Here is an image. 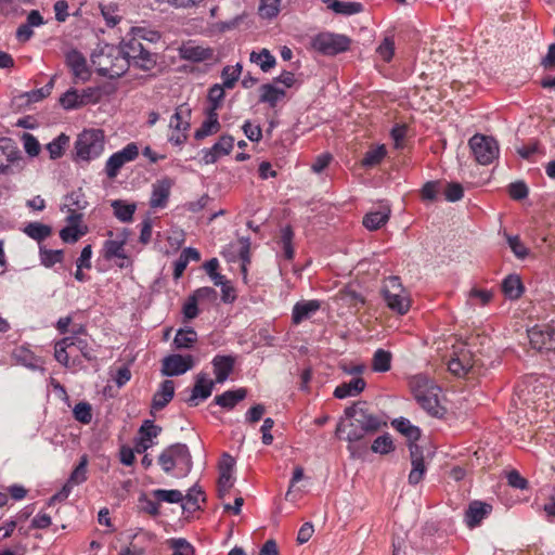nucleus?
Masks as SVG:
<instances>
[{
    "label": "nucleus",
    "mask_w": 555,
    "mask_h": 555,
    "mask_svg": "<svg viewBox=\"0 0 555 555\" xmlns=\"http://www.w3.org/2000/svg\"><path fill=\"white\" fill-rule=\"evenodd\" d=\"M345 416L349 421L348 424H339L337 433H346V439L349 442L362 440L365 435L377 431L380 426V420L371 413L365 402H358L345 410Z\"/></svg>",
    "instance_id": "f257e3e1"
},
{
    "label": "nucleus",
    "mask_w": 555,
    "mask_h": 555,
    "mask_svg": "<svg viewBox=\"0 0 555 555\" xmlns=\"http://www.w3.org/2000/svg\"><path fill=\"white\" fill-rule=\"evenodd\" d=\"M91 61L102 77L116 79L128 70V61L117 46L105 44L91 55Z\"/></svg>",
    "instance_id": "f03ea898"
},
{
    "label": "nucleus",
    "mask_w": 555,
    "mask_h": 555,
    "mask_svg": "<svg viewBox=\"0 0 555 555\" xmlns=\"http://www.w3.org/2000/svg\"><path fill=\"white\" fill-rule=\"evenodd\" d=\"M117 48L122 52V56L127 59L128 68L132 65L142 70H151L157 63V54L152 52L146 43L139 40L130 31Z\"/></svg>",
    "instance_id": "7ed1b4c3"
},
{
    "label": "nucleus",
    "mask_w": 555,
    "mask_h": 555,
    "mask_svg": "<svg viewBox=\"0 0 555 555\" xmlns=\"http://www.w3.org/2000/svg\"><path fill=\"white\" fill-rule=\"evenodd\" d=\"M429 380L425 376H415L411 382L414 398L418 404L431 416L442 417L446 409L438 400L439 387L428 385Z\"/></svg>",
    "instance_id": "20e7f679"
},
{
    "label": "nucleus",
    "mask_w": 555,
    "mask_h": 555,
    "mask_svg": "<svg viewBox=\"0 0 555 555\" xmlns=\"http://www.w3.org/2000/svg\"><path fill=\"white\" fill-rule=\"evenodd\" d=\"M104 132L101 129L83 130L75 142V160L90 162L104 151Z\"/></svg>",
    "instance_id": "39448f33"
},
{
    "label": "nucleus",
    "mask_w": 555,
    "mask_h": 555,
    "mask_svg": "<svg viewBox=\"0 0 555 555\" xmlns=\"http://www.w3.org/2000/svg\"><path fill=\"white\" fill-rule=\"evenodd\" d=\"M158 464L165 473H170L175 467H181L184 474L192 468V456L186 444L173 443L167 447L158 456Z\"/></svg>",
    "instance_id": "423d86ee"
},
{
    "label": "nucleus",
    "mask_w": 555,
    "mask_h": 555,
    "mask_svg": "<svg viewBox=\"0 0 555 555\" xmlns=\"http://www.w3.org/2000/svg\"><path fill=\"white\" fill-rule=\"evenodd\" d=\"M468 145L480 165H489L499 157V144L492 137L476 133L469 139Z\"/></svg>",
    "instance_id": "0eeeda50"
},
{
    "label": "nucleus",
    "mask_w": 555,
    "mask_h": 555,
    "mask_svg": "<svg viewBox=\"0 0 555 555\" xmlns=\"http://www.w3.org/2000/svg\"><path fill=\"white\" fill-rule=\"evenodd\" d=\"M531 347L539 352L555 350V322L537 324L528 330Z\"/></svg>",
    "instance_id": "6e6552de"
},
{
    "label": "nucleus",
    "mask_w": 555,
    "mask_h": 555,
    "mask_svg": "<svg viewBox=\"0 0 555 555\" xmlns=\"http://www.w3.org/2000/svg\"><path fill=\"white\" fill-rule=\"evenodd\" d=\"M351 40L339 34L323 33L313 39V47L325 55H336L349 49Z\"/></svg>",
    "instance_id": "1a4fd4ad"
},
{
    "label": "nucleus",
    "mask_w": 555,
    "mask_h": 555,
    "mask_svg": "<svg viewBox=\"0 0 555 555\" xmlns=\"http://www.w3.org/2000/svg\"><path fill=\"white\" fill-rule=\"evenodd\" d=\"M22 154L10 138L0 139V175H13L14 167L20 166Z\"/></svg>",
    "instance_id": "9d476101"
},
{
    "label": "nucleus",
    "mask_w": 555,
    "mask_h": 555,
    "mask_svg": "<svg viewBox=\"0 0 555 555\" xmlns=\"http://www.w3.org/2000/svg\"><path fill=\"white\" fill-rule=\"evenodd\" d=\"M139 155L135 143L127 144L121 151L114 153L106 162L105 172L108 178H115L120 168L128 162L134 160Z\"/></svg>",
    "instance_id": "9b49d317"
},
{
    "label": "nucleus",
    "mask_w": 555,
    "mask_h": 555,
    "mask_svg": "<svg viewBox=\"0 0 555 555\" xmlns=\"http://www.w3.org/2000/svg\"><path fill=\"white\" fill-rule=\"evenodd\" d=\"M194 366V358L191 354L182 356L173 353L162 361V374L164 376L182 375Z\"/></svg>",
    "instance_id": "f8f14e48"
},
{
    "label": "nucleus",
    "mask_w": 555,
    "mask_h": 555,
    "mask_svg": "<svg viewBox=\"0 0 555 555\" xmlns=\"http://www.w3.org/2000/svg\"><path fill=\"white\" fill-rule=\"evenodd\" d=\"M65 63L70 69L75 82H86L91 77V70L87 65V60L81 52L76 49L69 50L65 54Z\"/></svg>",
    "instance_id": "ddd939ff"
},
{
    "label": "nucleus",
    "mask_w": 555,
    "mask_h": 555,
    "mask_svg": "<svg viewBox=\"0 0 555 555\" xmlns=\"http://www.w3.org/2000/svg\"><path fill=\"white\" fill-rule=\"evenodd\" d=\"M214 380L209 379L207 377L206 373H198L195 377V384L192 389L191 397L186 400V403L190 406H197L198 405V399L205 400L208 397H210L214 386Z\"/></svg>",
    "instance_id": "4468645a"
},
{
    "label": "nucleus",
    "mask_w": 555,
    "mask_h": 555,
    "mask_svg": "<svg viewBox=\"0 0 555 555\" xmlns=\"http://www.w3.org/2000/svg\"><path fill=\"white\" fill-rule=\"evenodd\" d=\"M412 469L409 474V483L417 485L422 481L426 472L423 450L416 443L409 444Z\"/></svg>",
    "instance_id": "2eb2a0df"
},
{
    "label": "nucleus",
    "mask_w": 555,
    "mask_h": 555,
    "mask_svg": "<svg viewBox=\"0 0 555 555\" xmlns=\"http://www.w3.org/2000/svg\"><path fill=\"white\" fill-rule=\"evenodd\" d=\"M492 511V506L481 501H473L469 503L465 511L464 520L469 528H475L480 525Z\"/></svg>",
    "instance_id": "dca6fc26"
},
{
    "label": "nucleus",
    "mask_w": 555,
    "mask_h": 555,
    "mask_svg": "<svg viewBox=\"0 0 555 555\" xmlns=\"http://www.w3.org/2000/svg\"><path fill=\"white\" fill-rule=\"evenodd\" d=\"M321 309V301L318 299L300 300L297 301L292 311V322L295 325L300 324L302 321L311 318L317 311Z\"/></svg>",
    "instance_id": "f3484780"
},
{
    "label": "nucleus",
    "mask_w": 555,
    "mask_h": 555,
    "mask_svg": "<svg viewBox=\"0 0 555 555\" xmlns=\"http://www.w3.org/2000/svg\"><path fill=\"white\" fill-rule=\"evenodd\" d=\"M179 55L182 60L197 63L210 60L214 55V50L188 42L179 48Z\"/></svg>",
    "instance_id": "a211bd4d"
},
{
    "label": "nucleus",
    "mask_w": 555,
    "mask_h": 555,
    "mask_svg": "<svg viewBox=\"0 0 555 555\" xmlns=\"http://www.w3.org/2000/svg\"><path fill=\"white\" fill-rule=\"evenodd\" d=\"M216 383H224L234 370L235 358L232 356L217 354L211 361Z\"/></svg>",
    "instance_id": "6ab92c4d"
},
{
    "label": "nucleus",
    "mask_w": 555,
    "mask_h": 555,
    "mask_svg": "<svg viewBox=\"0 0 555 555\" xmlns=\"http://www.w3.org/2000/svg\"><path fill=\"white\" fill-rule=\"evenodd\" d=\"M171 181L169 179L158 180L153 184L150 206L152 208H164L170 195Z\"/></svg>",
    "instance_id": "aec40b11"
},
{
    "label": "nucleus",
    "mask_w": 555,
    "mask_h": 555,
    "mask_svg": "<svg viewBox=\"0 0 555 555\" xmlns=\"http://www.w3.org/2000/svg\"><path fill=\"white\" fill-rule=\"evenodd\" d=\"M175 396V383L166 379L160 384V388L154 393L151 409L153 411L163 410Z\"/></svg>",
    "instance_id": "412c9836"
},
{
    "label": "nucleus",
    "mask_w": 555,
    "mask_h": 555,
    "mask_svg": "<svg viewBox=\"0 0 555 555\" xmlns=\"http://www.w3.org/2000/svg\"><path fill=\"white\" fill-rule=\"evenodd\" d=\"M389 217L390 208L382 207L379 210L365 214L362 223L369 231H376L387 223Z\"/></svg>",
    "instance_id": "4be33fe9"
},
{
    "label": "nucleus",
    "mask_w": 555,
    "mask_h": 555,
    "mask_svg": "<svg viewBox=\"0 0 555 555\" xmlns=\"http://www.w3.org/2000/svg\"><path fill=\"white\" fill-rule=\"evenodd\" d=\"M365 380L362 377H354L349 383L338 385L334 390V396L338 399H345L359 395L365 388Z\"/></svg>",
    "instance_id": "5701e85b"
},
{
    "label": "nucleus",
    "mask_w": 555,
    "mask_h": 555,
    "mask_svg": "<svg viewBox=\"0 0 555 555\" xmlns=\"http://www.w3.org/2000/svg\"><path fill=\"white\" fill-rule=\"evenodd\" d=\"M524 291V284L517 274H509L502 282V292L511 300L520 298Z\"/></svg>",
    "instance_id": "b1692460"
},
{
    "label": "nucleus",
    "mask_w": 555,
    "mask_h": 555,
    "mask_svg": "<svg viewBox=\"0 0 555 555\" xmlns=\"http://www.w3.org/2000/svg\"><path fill=\"white\" fill-rule=\"evenodd\" d=\"M247 396L246 388H238L236 390H227L223 393L215 397V403L231 410L233 409L240 401L244 400Z\"/></svg>",
    "instance_id": "393cba45"
},
{
    "label": "nucleus",
    "mask_w": 555,
    "mask_h": 555,
    "mask_svg": "<svg viewBox=\"0 0 555 555\" xmlns=\"http://www.w3.org/2000/svg\"><path fill=\"white\" fill-rule=\"evenodd\" d=\"M206 119L203 121L202 126L195 131L194 138L196 140H203L204 138L217 133L221 126L218 120V113L206 111Z\"/></svg>",
    "instance_id": "a878e982"
},
{
    "label": "nucleus",
    "mask_w": 555,
    "mask_h": 555,
    "mask_svg": "<svg viewBox=\"0 0 555 555\" xmlns=\"http://www.w3.org/2000/svg\"><path fill=\"white\" fill-rule=\"evenodd\" d=\"M330 10L336 14L349 16L363 11V4L360 2H345L340 0H324Z\"/></svg>",
    "instance_id": "bb28decb"
},
{
    "label": "nucleus",
    "mask_w": 555,
    "mask_h": 555,
    "mask_svg": "<svg viewBox=\"0 0 555 555\" xmlns=\"http://www.w3.org/2000/svg\"><path fill=\"white\" fill-rule=\"evenodd\" d=\"M114 216L121 222H130L137 210L135 203H128L124 199H114L111 203Z\"/></svg>",
    "instance_id": "cd10ccee"
},
{
    "label": "nucleus",
    "mask_w": 555,
    "mask_h": 555,
    "mask_svg": "<svg viewBox=\"0 0 555 555\" xmlns=\"http://www.w3.org/2000/svg\"><path fill=\"white\" fill-rule=\"evenodd\" d=\"M127 243V237L118 240H107L103 245V257L106 260H111L113 258L127 259V255L125 253V245Z\"/></svg>",
    "instance_id": "c85d7f7f"
},
{
    "label": "nucleus",
    "mask_w": 555,
    "mask_h": 555,
    "mask_svg": "<svg viewBox=\"0 0 555 555\" xmlns=\"http://www.w3.org/2000/svg\"><path fill=\"white\" fill-rule=\"evenodd\" d=\"M391 425L408 439L409 444L415 443V441L421 437V429L417 426L412 425L408 418L400 417L393 420Z\"/></svg>",
    "instance_id": "c756f323"
},
{
    "label": "nucleus",
    "mask_w": 555,
    "mask_h": 555,
    "mask_svg": "<svg viewBox=\"0 0 555 555\" xmlns=\"http://www.w3.org/2000/svg\"><path fill=\"white\" fill-rule=\"evenodd\" d=\"M190 117L191 108L186 104L180 105L172 115L169 126L178 131H186L190 128Z\"/></svg>",
    "instance_id": "7c9ffc66"
},
{
    "label": "nucleus",
    "mask_w": 555,
    "mask_h": 555,
    "mask_svg": "<svg viewBox=\"0 0 555 555\" xmlns=\"http://www.w3.org/2000/svg\"><path fill=\"white\" fill-rule=\"evenodd\" d=\"M197 340V333L192 327L179 328L173 339L176 349H191Z\"/></svg>",
    "instance_id": "2f4dec72"
},
{
    "label": "nucleus",
    "mask_w": 555,
    "mask_h": 555,
    "mask_svg": "<svg viewBox=\"0 0 555 555\" xmlns=\"http://www.w3.org/2000/svg\"><path fill=\"white\" fill-rule=\"evenodd\" d=\"M260 98L259 101L261 103H268L270 107H275L279 100L285 96V91L283 89L276 88L271 83H264L260 87Z\"/></svg>",
    "instance_id": "473e14b6"
},
{
    "label": "nucleus",
    "mask_w": 555,
    "mask_h": 555,
    "mask_svg": "<svg viewBox=\"0 0 555 555\" xmlns=\"http://www.w3.org/2000/svg\"><path fill=\"white\" fill-rule=\"evenodd\" d=\"M87 466H88V456L82 455L79 460L78 465L70 473L65 485H69V493L72 492L73 486L81 485L87 480Z\"/></svg>",
    "instance_id": "72a5a7b5"
},
{
    "label": "nucleus",
    "mask_w": 555,
    "mask_h": 555,
    "mask_svg": "<svg viewBox=\"0 0 555 555\" xmlns=\"http://www.w3.org/2000/svg\"><path fill=\"white\" fill-rule=\"evenodd\" d=\"M24 233L40 243L51 235L52 228L41 222H29L25 225Z\"/></svg>",
    "instance_id": "f704fd0d"
},
{
    "label": "nucleus",
    "mask_w": 555,
    "mask_h": 555,
    "mask_svg": "<svg viewBox=\"0 0 555 555\" xmlns=\"http://www.w3.org/2000/svg\"><path fill=\"white\" fill-rule=\"evenodd\" d=\"M392 354L385 349H377L372 359V369L374 372H388L391 369Z\"/></svg>",
    "instance_id": "c9c22d12"
},
{
    "label": "nucleus",
    "mask_w": 555,
    "mask_h": 555,
    "mask_svg": "<svg viewBox=\"0 0 555 555\" xmlns=\"http://www.w3.org/2000/svg\"><path fill=\"white\" fill-rule=\"evenodd\" d=\"M387 154L385 145H378L370 149L363 156L361 165L365 168H372L382 163Z\"/></svg>",
    "instance_id": "e433bc0d"
},
{
    "label": "nucleus",
    "mask_w": 555,
    "mask_h": 555,
    "mask_svg": "<svg viewBox=\"0 0 555 555\" xmlns=\"http://www.w3.org/2000/svg\"><path fill=\"white\" fill-rule=\"evenodd\" d=\"M384 300L390 310L399 314H405L409 311L410 300L406 294H396L395 296L385 297Z\"/></svg>",
    "instance_id": "4c0bfd02"
},
{
    "label": "nucleus",
    "mask_w": 555,
    "mask_h": 555,
    "mask_svg": "<svg viewBox=\"0 0 555 555\" xmlns=\"http://www.w3.org/2000/svg\"><path fill=\"white\" fill-rule=\"evenodd\" d=\"M224 96H225V92H224L223 86H221L219 83H215L214 86H211L208 90L207 99L209 102V106L207 107L206 111H209L211 113L212 112L217 113V111L222 105Z\"/></svg>",
    "instance_id": "58836bf2"
},
{
    "label": "nucleus",
    "mask_w": 555,
    "mask_h": 555,
    "mask_svg": "<svg viewBox=\"0 0 555 555\" xmlns=\"http://www.w3.org/2000/svg\"><path fill=\"white\" fill-rule=\"evenodd\" d=\"M250 62L259 65L261 70L266 73L274 67L276 63L275 57L270 53L268 49H262L259 53L255 51L251 52Z\"/></svg>",
    "instance_id": "ea45409f"
},
{
    "label": "nucleus",
    "mask_w": 555,
    "mask_h": 555,
    "mask_svg": "<svg viewBox=\"0 0 555 555\" xmlns=\"http://www.w3.org/2000/svg\"><path fill=\"white\" fill-rule=\"evenodd\" d=\"M294 231L291 225H286L281 229L280 243L284 253V257L287 260L294 258L295 251L293 247Z\"/></svg>",
    "instance_id": "a19ab883"
},
{
    "label": "nucleus",
    "mask_w": 555,
    "mask_h": 555,
    "mask_svg": "<svg viewBox=\"0 0 555 555\" xmlns=\"http://www.w3.org/2000/svg\"><path fill=\"white\" fill-rule=\"evenodd\" d=\"M172 555H195L194 546L184 538H173L167 541Z\"/></svg>",
    "instance_id": "79ce46f5"
},
{
    "label": "nucleus",
    "mask_w": 555,
    "mask_h": 555,
    "mask_svg": "<svg viewBox=\"0 0 555 555\" xmlns=\"http://www.w3.org/2000/svg\"><path fill=\"white\" fill-rule=\"evenodd\" d=\"M242 73V65L237 63L234 66H225L221 72L222 85L227 89H232L238 80Z\"/></svg>",
    "instance_id": "37998d69"
},
{
    "label": "nucleus",
    "mask_w": 555,
    "mask_h": 555,
    "mask_svg": "<svg viewBox=\"0 0 555 555\" xmlns=\"http://www.w3.org/2000/svg\"><path fill=\"white\" fill-rule=\"evenodd\" d=\"M39 255L41 263L47 268L62 262L64 258V251L62 249H47L46 247H40Z\"/></svg>",
    "instance_id": "c03bdc74"
},
{
    "label": "nucleus",
    "mask_w": 555,
    "mask_h": 555,
    "mask_svg": "<svg viewBox=\"0 0 555 555\" xmlns=\"http://www.w3.org/2000/svg\"><path fill=\"white\" fill-rule=\"evenodd\" d=\"M201 495L203 496V501H205L204 491L201 487L194 485L184 496L185 503L182 504V508L188 512H195L199 509L198 496Z\"/></svg>",
    "instance_id": "a18cd8bd"
},
{
    "label": "nucleus",
    "mask_w": 555,
    "mask_h": 555,
    "mask_svg": "<svg viewBox=\"0 0 555 555\" xmlns=\"http://www.w3.org/2000/svg\"><path fill=\"white\" fill-rule=\"evenodd\" d=\"M130 33L147 44L157 43L162 38L159 31L146 27H132Z\"/></svg>",
    "instance_id": "49530a36"
},
{
    "label": "nucleus",
    "mask_w": 555,
    "mask_h": 555,
    "mask_svg": "<svg viewBox=\"0 0 555 555\" xmlns=\"http://www.w3.org/2000/svg\"><path fill=\"white\" fill-rule=\"evenodd\" d=\"M69 138L65 135L64 133L60 134L57 138H55L53 141L47 144V150L50 154L51 159H57L60 158L63 153L65 146L68 144Z\"/></svg>",
    "instance_id": "de8ad7c7"
},
{
    "label": "nucleus",
    "mask_w": 555,
    "mask_h": 555,
    "mask_svg": "<svg viewBox=\"0 0 555 555\" xmlns=\"http://www.w3.org/2000/svg\"><path fill=\"white\" fill-rule=\"evenodd\" d=\"M396 294H405V291L401 284L400 278L391 275L385 280L382 295L383 298H385L392 295L395 296Z\"/></svg>",
    "instance_id": "09e8293b"
},
{
    "label": "nucleus",
    "mask_w": 555,
    "mask_h": 555,
    "mask_svg": "<svg viewBox=\"0 0 555 555\" xmlns=\"http://www.w3.org/2000/svg\"><path fill=\"white\" fill-rule=\"evenodd\" d=\"M153 495L157 501L167 503H180L184 500L182 492L179 490L156 489L153 491Z\"/></svg>",
    "instance_id": "8fccbe9b"
},
{
    "label": "nucleus",
    "mask_w": 555,
    "mask_h": 555,
    "mask_svg": "<svg viewBox=\"0 0 555 555\" xmlns=\"http://www.w3.org/2000/svg\"><path fill=\"white\" fill-rule=\"evenodd\" d=\"M60 104L62 105L63 108H65L67 111L81 107L78 91L74 88H70L69 90H67L60 98Z\"/></svg>",
    "instance_id": "3c124183"
},
{
    "label": "nucleus",
    "mask_w": 555,
    "mask_h": 555,
    "mask_svg": "<svg viewBox=\"0 0 555 555\" xmlns=\"http://www.w3.org/2000/svg\"><path fill=\"white\" fill-rule=\"evenodd\" d=\"M374 453L388 454L393 450L392 439L389 434L377 437L371 447Z\"/></svg>",
    "instance_id": "603ef678"
},
{
    "label": "nucleus",
    "mask_w": 555,
    "mask_h": 555,
    "mask_svg": "<svg viewBox=\"0 0 555 555\" xmlns=\"http://www.w3.org/2000/svg\"><path fill=\"white\" fill-rule=\"evenodd\" d=\"M377 54L383 59L385 62H390L392 60V56L395 54V39L392 36H387L384 38V40L380 42V44L376 49Z\"/></svg>",
    "instance_id": "864d4df0"
},
{
    "label": "nucleus",
    "mask_w": 555,
    "mask_h": 555,
    "mask_svg": "<svg viewBox=\"0 0 555 555\" xmlns=\"http://www.w3.org/2000/svg\"><path fill=\"white\" fill-rule=\"evenodd\" d=\"M74 417L82 424H89L92 420V409L88 402H79L75 405Z\"/></svg>",
    "instance_id": "5fc2aeb1"
},
{
    "label": "nucleus",
    "mask_w": 555,
    "mask_h": 555,
    "mask_svg": "<svg viewBox=\"0 0 555 555\" xmlns=\"http://www.w3.org/2000/svg\"><path fill=\"white\" fill-rule=\"evenodd\" d=\"M162 433V427L156 425L152 420H145L139 429L140 437L152 441Z\"/></svg>",
    "instance_id": "6e6d98bb"
},
{
    "label": "nucleus",
    "mask_w": 555,
    "mask_h": 555,
    "mask_svg": "<svg viewBox=\"0 0 555 555\" xmlns=\"http://www.w3.org/2000/svg\"><path fill=\"white\" fill-rule=\"evenodd\" d=\"M102 92L99 87H89L79 93L80 104L85 106L90 103H98L101 100Z\"/></svg>",
    "instance_id": "4d7b16f0"
},
{
    "label": "nucleus",
    "mask_w": 555,
    "mask_h": 555,
    "mask_svg": "<svg viewBox=\"0 0 555 555\" xmlns=\"http://www.w3.org/2000/svg\"><path fill=\"white\" fill-rule=\"evenodd\" d=\"M443 195L448 202H457L463 197L464 189L460 183L450 182L446 185Z\"/></svg>",
    "instance_id": "13d9d810"
},
{
    "label": "nucleus",
    "mask_w": 555,
    "mask_h": 555,
    "mask_svg": "<svg viewBox=\"0 0 555 555\" xmlns=\"http://www.w3.org/2000/svg\"><path fill=\"white\" fill-rule=\"evenodd\" d=\"M529 190L524 181H516L508 185V194L515 201H521L528 196Z\"/></svg>",
    "instance_id": "bf43d9fd"
},
{
    "label": "nucleus",
    "mask_w": 555,
    "mask_h": 555,
    "mask_svg": "<svg viewBox=\"0 0 555 555\" xmlns=\"http://www.w3.org/2000/svg\"><path fill=\"white\" fill-rule=\"evenodd\" d=\"M24 149L29 156H37L40 153V144L38 140L28 132L22 135Z\"/></svg>",
    "instance_id": "052dcab7"
},
{
    "label": "nucleus",
    "mask_w": 555,
    "mask_h": 555,
    "mask_svg": "<svg viewBox=\"0 0 555 555\" xmlns=\"http://www.w3.org/2000/svg\"><path fill=\"white\" fill-rule=\"evenodd\" d=\"M440 190V181H428L422 188V197L423 199L435 201Z\"/></svg>",
    "instance_id": "680f3d73"
},
{
    "label": "nucleus",
    "mask_w": 555,
    "mask_h": 555,
    "mask_svg": "<svg viewBox=\"0 0 555 555\" xmlns=\"http://www.w3.org/2000/svg\"><path fill=\"white\" fill-rule=\"evenodd\" d=\"M457 358L461 360L462 365L466 370L468 374L474 373L476 360L473 353L468 349H461L459 352H455Z\"/></svg>",
    "instance_id": "e2e57ef3"
},
{
    "label": "nucleus",
    "mask_w": 555,
    "mask_h": 555,
    "mask_svg": "<svg viewBox=\"0 0 555 555\" xmlns=\"http://www.w3.org/2000/svg\"><path fill=\"white\" fill-rule=\"evenodd\" d=\"M234 139L231 135H222L214 146V152H218L220 155H228L233 149Z\"/></svg>",
    "instance_id": "0e129e2a"
},
{
    "label": "nucleus",
    "mask_w": 555,
    "mask_h": 555,
    "mask_svg": "<svg viewBox=\"0 0 555 555\" xmlns=\"http://www.w3.org/2000/svg\"><path fill=\"white\" fill-rule=\"evenodd\" d=\"M82 234L76 225L65 227L60 231V237L65 243H76Z\"/></svg>",
    "instance_id": "69168bd1"
},
{
    "label": "nucleus",
    "mask_w": 555,
    "mask_h": 555,
    "mask_svg": "<svg viewBox=\"0 0 555 555\" xmlns=\"http://www.w3.org/2000/svg\"><path fill=\"white\" fill-rule=\"evenodd\" d=\"M406 132H408V127L406 125H396L392 129H391V138L395 142V147L396 149H402L403 147V141L406 137Z\"/></svg>",
    "instance_id": "338daca9"
},
{
    "label": "nucleus",
    "mask_w": 555,
    "mask_h": 555,
    "mask_svg": "<svg viewBox=\"0 0 555 555\" xmlns=\"http://www.w3.org/2000/svg\"><path fill=\"white\" fill-rule=\"evenodd\" d=\"M245 135L251 141V142H258L262 138V130L260 126H253L249 120H246L242 127Z\"/></svg>",
    "instance_id": "774afa93"
}]
</instances>
